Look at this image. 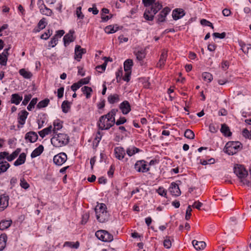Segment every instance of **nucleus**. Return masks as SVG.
<instances>
[{
    "label": "nucleus",
    "instance_id": "f257e3e1",
    "mask_svg": "<svg viewBox=\"0 0 251 251\" xmlns=\"http://www.w3.org/2000/svg\"><path fill=\"white\" fill-rule=\"evenodd\" d=\"M115 111L113 110L106 115L101 116L98 123L99 128L102 130L108 129L113 126L115 123Z\"/></svg>",
    "mask_w": 251,
    "mask_h": 251
},
{
    "label": "nucleus",
    "instance_id": "f03ea898",
    "mask_svg": "<svg viewBox=\"0 0 251 251\" xmlns=\"http://www.w3.org/2000/svg\"><path fill=\"white\" fill-rule=\"evenodd\" d=\"M234 172L240 179V182L243 184L248 186L251 183V180L248 179V173L244 167L241 165H237L234 167Z\"/></svg>",
    "mask_w": 251,
    "mask_h": 251
},
{
    "label": "nucleus",
    "instance_id": "7ed1b4c3",
    "mask_svg": "<svg viewBox=\"0 0 251 251\" xmlns=\"http://www.w3.org/2000/svg\"><path fill=\"white\" fill-rule=\"evenodd\" d=\"M96 217L100 223H104L108 221L109 214L106 206L103 203H98L95 209Z\"/></svg>",
    "mask_w": 251,
    "mask_h": 251
},
{
    "label": "nucleus",
    "instance_id": "20e7f679",
    "mask_svg": "<svg viewBox=\"0 0 251 251\" xmlns=\"http://www.w3.org/2000/svg\"><path fill=\"white\" fill-rule=\"evenodd\" d=\"M69 139V137L67 134L59 133L55 134L51 139V143L53 146L59 148L67 144Z\"/></svg>",
    "mask_w": 251,
    "mask_h": 251
},
{
    "label": "nucleus",
    "instance_id": "39448f33",
    "mask_svg": "<svg viewBox=\"0 0 251 251\" xmlns=\"http://www.w3.org/2000/svg\"><path fill=\"white\" fill-rule=\"evenodd\" d=\"M241 143L239 142H228L224 148V151L228 155H233L241 149Z\"/></svg>",
    "mask_w": 251,
    "mask_h": 251
},
{
    "label": "nucleus",
    "instance_id": "423d86ee",
    "mask_svg": "<svg viewBox=\"0 0 251 251\" xmlns=\"http://www.w3.org/2000/svg\"><path fill=\"white\" fill-rule=\"evenodd\" d=\"M133 54L138 61H142L146 56V49L139 47H136L134 49Z\"/></svg>",
    "mask_w": 251,
    "mask_h": 251
},
{
    "label": "nucleus",
    "instance_id": "0eeeda50",
    "mask_svg": "<svg viewBox=\"0 0 251 251\" xmlns=\"http://www.w3.org/2000/svg\"><path fill=\"white\" fill-rule=\"evenodd\" d=\"M67 159L66 153L61 152L55 155L53 157V162L57 165L60 166L64 163Z\"/></svg>",
    "mask_w": 251,
    "mask_h": 251
},
{
    "label": "nucleus",
    "instance_id": "6e6552de",
    "mask_svg": "<svg viewBox=\"0 0 251 251\" xmlns=\"http://www.w3.org/2000/svg\"><path fill=\"white\" fill-rule=\"evenodd\" d=\"M134 168L138 172H147L149 170L147 167L146 162L144 160L137 161L134 165Z\"/></svg>",
    "mask_w": 251,
    "mask_h": 251
},
{
    "label": "nucleus",
    "instance_id": "1a4fd4ad",
    "mask_svg": "<svg viewBox=\"0 0 251 251\" xmlns=\"http://www.w3.org/2000/svg\"><path fill=\"white\" fill-rule=\"evenodd\" d=\"M86 52V50L81 47L79 45H76L75 49V59L79 61L82 58V55Z\"/></svg>",
    "mask_w": 251,
    "mask_h": 251
},
{
    "label": "nucleus",
    "instance_id": "9d476101",
    "mask_svg": "<svg viewBox=\"0 0 251 251\" xmlns=\"http://www.w3.org/2000/svg\"><path fill=\"white\" fill-rule=\"evenodd\" d=\"M9 197L5 194L0 197V211L4 210L8 205Z\"/></svg>",
    "mask_w": 251,
    "mask_h": 251
},
{
    "label": "nucleus",
    "instance_id": "9b49d317",
    "mask_svg": "<svg viewBox=\"0 0 251 251\" xmlns=\"http://www.w3.org/2000/svg\"><path fill=\"white\" fill-rule=\"evenodd\" d=\"M115 156L119 160H122L126 154L124 149L121 147H116L114 149Z\"/></svg>",
    "mask_w": 251,
    "mask_h": 251
},
{
    "label": "nucleus",
    "instance_id": "f8f14e48",
    "mask_svg": "<svg viewBox=\"0 0 251 251\" xmlns=\"http://www.w3.org/2000/svg\"><path fill=\"white\" fill-rule=\"evenodd\" d=\"M169 191L171 194L174 196H178L180 195L181 192L177 184L175 183H172L169 188Z\"/></svg>",
    "mask_w": 251,
    "mask_h": 251
},
{
    "label": "nucleus",
    "instance_id": "ddd939ff",
    "mask_svg": "<svg viewBox=\"0 0 251 251\" xmlns=\"http://www.w3.org/2000/svg\"><path fill=\"white\" fill-rule=\"evenodd\" d=\"M170 11V9L168 7L164 8L158 15L157 22H163L165 21V18L167 15Z\"/></svg>",
    "mask_w": 251,
    "mask_h": 251
},
{
    "label": "nucleus",
    "instance_id": "4468645a",
    "mask_svg": "<svg viewBox=\"0 0 251 251\" xmlns=\"http://www.w3.org/2000/svg\"><path fill=\"white\" fill-rule=\"evenodd\" d=\"M120 108L124 114H127L131 110L129 103L126 100L120 104Z\"/></svg>",
    "mask_w": 251,
    "mask_h": 251
},
{
    "label": "nucleus",
    "instance_id": "2eb2a0df",
    "mask_svg": "<svg viewBox=\"0 0 251 251\" xmlns=\"http://www.w3.org/2000/svg\"><path fill=\"white\" fill-rule=\"evenodd\" d=\"M9 50V48L5 49L4 50L3 52L0 54V64L2 65L5 66L6 65L7 56L8 55V51Z\"/></svg>",
    "mask_w": 251,
    "mask_h": 251
},
{
    "label": "nucleus",
    "instance_id": "dca6fc26",
    "mask_svg": "<svg viewBox=\"0 0 251 251\" xmlns=\"http://www.w3.org/2000/svg\"><path fill=\"white\" fill-rule=\"evenodd\" d=\"M162 7V5L161 3H160L158 1H155L154 3H153L151 5V7L150 8H148L153 15H155L158 11H159L161 8Z\"/></svg>",
    "mask_w": 251,
    "mask_h": 251
},
{
    "label": "nucleus",
    "instance_id": "f3484780",
    "mask_svg": "<svg viewBox=\"0 0 251 251\" xmlns=\"http://www.w3.org/2000/svg\"><path fill=\"white\" fill-rule=\"evenodd\" d=\"M28 113L25 111H22L18 115V122L21 125H24L25 123L26 119L27 118Z\"/></svg>",
    "mask_w": 251,
    "mask_h": 251
},
{
    "label": "nucleus",
    "instance_id": "a211bd4d",
    "mask_svg": "<svg viewBox=\"0 0 251 251\" xmlns=\"http://www.w3.org/2000/svg\"><path fill=\"white\" fill-rule=\"evenodd\" d=\"M25 139L28 140L31 143L36 142L38 139L37 134L34 132H29L25 135Z\"/></svg>",
    "mask_w": 251,
    "mask_h": 251
},
{
    "label": "nucleus",
    "instance_id": "6ab92c4d",
    "mask_svg": "<svg viewBox=\"0 0 251 251\" xmlns=\"http://www.w3.org/2000/svg\"><path fill=\"white\" fill-rule=\"evenodd\" d=\"M73 33L74 32L70 31L68 33L64 36L63 40L65 46L70 44L71 42L74 41V38L73 37Z\"/></svg>",
    "mask_w": 251,
    "mask_h": 251
},
{
    "label": "nucleus",
    "instance_id": "aec40b11",
    "mask_svg": "<svg viewBox=\"0 0 251 251\" xmlns=\"http://www.w3.org/2000/svg\"><path fill=\"white\" fill-rule=\"evenodd\" d=\"M192 244L194 247L197 250H201L204 249L206 247V244L203 241H197L195 240H194L192 241Z\"/></svg>",
    "mask_w": 251,
    "mask_h": 251
},
{
    "label": "nucleus",
    "instance_id": "412c9836",
    "mask_svg": "<svg viewBox=\"0 0 251 251\" xmlns=\"http://www.w3.org/2000/svg\"><path fill=\"white\" fill-rule=\"evenodd\" d=\"M167 57V51L164 50L162 53L160 59L157 63V67L162 68L164 66Z\"/></svg>",
    "mask_w": 251,
    "mask_h": 251
},
{
    "label": "nucleus",
    "instance_id": "4be33fe9",
    "mask_svg": "<svg viewBox=\"0 0 251 251\" xmlns=\"http://www.w3.org/2000/svg\"><path fill=\"white\" fill-rule=\"evenodd\" d=\"M184 15V11L182 9H176L173 12V17L174 20H178Z\"/></svg>",
    "mask_w": 251,
    "mask_h": 251
},
{
    "label": "nucleus",
    "instance_id": "5701e85b",
    "mask_svg": "<svg viewBox=\"0 0 251 251\" xmlns=\"http://www.w3.org/2000/svg\"><path fill=\"white\" fill-rule=\"evenodd\" d=\"M26 155L25 153H22L18 158L14 162V165L15 166L21 165L25 162Z\"/></svg>",
    "mask_w": 251,
    "mask_h": 251
},
{
    "label": "nucleus",
    "instance_id": "b1692460",
    "mask_svg": "<svg viewBox=\"0 0 251 251\" xmlns=\"http://www.w3.org/2000/svg\"><path fill=\"white\" fill-rule=\"evenodd\" d=\"M119 29V27L117 25H109L105 27V32L107 34H112L116 32Z\"/></svg>",
    "mask_w": 251,
    "mask_h": 251
},
{
    "label": "nucleus",
    "instance_id": "393cba45",
    "mask_svg": "<svg viewBox=\"0 0 251 251\" xmlns=\"http://www.w3.org/2000/svg\"><path fill=\"white\" fill-rule=\"evenodd\" d=\"M40 12L41 14L47 16H50L52 14V10L48 8L45 5L39 7Z\"/></svg>",
    "mask_w": 251,
    "mask_h": 251
},
{
    "label": "nucleus",
    "instance_id": "a878e982",
    "mask_svg": "<svg viewBox=\"0 0 251 251\" xmlns=\"http://www.w3.org/2000/svg\"><path fill=\"white\" fill-rule=\"evenodd\" d=\"M44 150V147L42 145H40L38 147L36 148L31 153V157L35 158L40 155Z\"/></svg>",
    "mask_w": 251,
    "mask_h": 251
},
{
    "label": "nucleus",
    "instance_id": "bb28decb",
    "mask_svg": "<svg viewBox=\"0 0 251 251\" xmlns=\"http://www.w3.org/2000/svg\"><path fill=\"white\" fill-rule=\"evenodd\" d=\"M53 125L54 128H52V130L54 133H56L57 131L62 127V122L59 120H55Z\"/></svg>",
    "mask_w": 251,
    "mask_h": 251
},
{
    "label": "nucleus",
    "instance_id": "cd10ccee",
    "mask_svg": "<svg viewBox=\"0 0 251 251\" xmlns=\"http://www.w3.org/2000/svg\"><path fill=\"white\" fill-rule=\"evenodd\" d=\"M7 236L6 234H2L0 236V251H2L6 246Z\"/></svg>",
    "mask_w": 251,
    "mask_h": 251
},
{
    "label": "nucleus",
    "instance_id": "c85d7f7f",
    "mask_svg": "<svg viewBox=\"0 0 251 251\" xmlns=\"http://www.w3.org/2000/svg\"><path fill=\"white\" fill-rule=\"evenodd\" d=\"M12 221L11 220H5L2 221L0 222V229L1 230H4L7 228H8L11 225Z\"/></svg>",
    "mask_w": 251,
    "mask_h": 251
},
{
    "label": "nucleus",
    "instance_id": "c756f323",
    "mask_svg": "<svg viewBox=\"0 0 251 251\" xmlns=\"http://www.w3.org/2000/svg\"><path fill=\"white\" fill-rule=\"evenodd\" d=\"M10 166V164L5 161L0 162V174L5 172Z\"/></svg>",
    "mask_w": 251,
    "mask_h": 251
},
{
    "label": "nucleus",
    "instance_id": "7c9ffc66",
    "mask_svg": "<svg viewBox=\"0 0 251 251\" xmlns=\"http://www.w3.org/2000/svg\"><path fill=\"white\" fill-rule=\"evenodd\" d=\"M221 131L226 136H230L231 135L229 127L226 124L222 125Z\"/></svg>",
    "mask_w": 251,
    "mask_h": 251
},
{
    "label": "nucleus",
    "instance_id": "2f4dec72",
    "mask_svg": "<svg viewBox=\"0 0 251 251\" xmlns=\"http://www.w3.org/2000/svg\"><path fill=\"white\" fill-rule=\"evenodd\" d=\"M11 103L18 105L22 100V97H20L18 94H14L11 96Z\"/></svg>",
    "mask_w": 251,
    "mask_h": 251
},
{
    "label": "nucleus",
    "instance_id": "473e14b6",
    "mask_svg": "<svg viewBox=\"0 0 251 251\" xmlns=\"http://www.w3.org/2000/svg\"><path fill=\"white\" fill-rule=\"evenodd\" d=\"M19 74L25 78L26 79L30 78L32 76V73L28 71H26L25 69H20L19 71Z\"/></svg>",
    "mask_w": 251,
    "mask_h": 251
},
{
    "label": "nucleus",
    "instance_id": "72a5a7b5",
    "mask_svg": "<svg viewBox=\"0 0 251 251\" xmlns=\"http://www.w3.org/2000/svg\"><path fill=\"white\" fill-rule=\"evenodd\" d=\"M124 70L125 72H130L133 65V61L131 59H127L124 62Z\"/></svg>",
    "mask_w": 251,
    "mask_h": 251
},
{
    "label": "nucleus",
    "instance_id": "f704fd0d",
    "mask_svg": "<svg viewBox=\"0 0 251 251\" xmlns=\"http://www.w3.org/2000/svg\"><path fill=\"white\" fill-rule=\"evenodd\" d=\"M154 15L151 11L147 9L144 14V17L148 21H152L154 18Z\"/></svg>",
    "mask_w": 251,
    "mask_h": 251
},
{
    "label": "nucleus",
    "instance_id": "c9c22d12",
    "mask_svg": "<svg viewBox=\"0 0 251 251\" xmlns=\"http://www.w3.org/2000/svg\"><path fill=\"white\" fill-rule=\"evenodd\" d=\"M52 130V126H50L47 128H45L44 129L39 132L40 136L44 138L46 135L50 134Z\"/></svg>",
    "mask_w": 251,
    "mask_h": 251
},
{
    "label": "nucleus",
    "instance_id": "e433bc0d",
    "mask_svg": "<svg viewBox=\"0 0 251 251\" xmlns=\"http://www.w3.org/2000/svg\"><path fill=\"white\" fill-rule=\"evenodd\" d=\"M61 108L64 113H67L70 108V103L68 101H64L62 103Z\"/></svg>",
    "mask_w": 251,
    "mask_h": 251
},
{
    "label": "nucleus",
    "instance_id": "4c0bfd02",
    "mask_svg": "<svg viewBox=\"0 0 251 251\" xmlns=\"http://www.w3.org/2000/svg\"><path fill=\"white\" fill-rule=\"evenodd\" d=\"M119 100V96L117 94L110 95L108 97V101L110 103H114Z\"/></svg>",
    "mask_w": 251,
    "mask_h": 251
},
{
    "label": "nucleus",
    "instance_id": "58836bf2",
    "mask_svg": "<svg viewBox=\"0 0 251 251\" xmlns=\"http://www.w3.org/2000/svg\"><path fill=\"white\" fill-rule=\"evenodd\" d=\"M81 91L83 92V94L86 95L87 98L90 97L91 93L92 92V89L91 87L84 86L81 88Z\"/></svg>",
    "mask_w": 251,
    "mask_h": 251
},
{
    "label": "nucleus",
    "instance_id": "ea45409f",
    "mask_svg": "<svg viewBox=\"0 0 251 251\" xmlns=\"http://www.w3.org/2000/svg\"><path fill=\"white\" fill-rule=\"evenodd\" d=\"M21 150L19 148L17 149L14 152H13L8 158V161H12L16 157H17L19 153L20 152Z\"/></svg>",
    "mask_w": 251,
    "mask_h": 251
},
{
    "label": "nucleus",
    "instance_id": "a19ab883",
    "mask_svg": "<svg viewBox=\"0 0 251 251\" xmlns=\"http://www.w3.org/2000/svg\"><path fill=\"white\" fill-rule=\"evenodd\" d=\"M163 246L166 249H170L172 246V240L171 237L166 236L163 242Z\"/></svg>",
    "mask_w": 251,
    "mask_h": 251
},
{
    "label": "nucleus",
    "instance_id": "79ce46f5",
    "mask_svg": "<svg viewBox=\"0 0 251 251\" xmlns=\"http://www.w3.org/2000/svg\"><path fill=\"white\" fill-rule=\"evenodd\" d=\"M139 149L135 147H132L127 149L126 153L128 154V155H129V156H131L132 155H134L135 153L139 152Z\"/></svg>",
    "mask_w": 251,
    "mask_h": 251
},
{
    "label": "nucleus",
    "instance_id": "37998d69",
    "mask_svg": "<svg viewBox=\"0 0 251 251\" xmlns=\"http://www.w3.org/2000/svg\"><path fill=\"white\" fill-rule=\"evenodd\" d=\"M106 232V230H98L96 232V236L100 240L103 241L104 238L105 237V233Z\"/></svg>",
    "mask_w": 251,
    "mask_h": 251
},
{
    "label": "nucleus",
    "instance_id": "c03bdc74",
    "mask_svg": "<svg viewBox=\"0 0 251 251\" xmlns=\"http://www.w3.org/2000/svg\"><path fill=\"white\" fill-rule=\"evenodd\" d=\"M202 77L204 80L207 81L208 82H210L213 79L212 75L210 73L207 72H204L202 74Z\"/></svg>",
    "mask_w": 251,
    "mask_h": 251
},
{
    "label": "nucleus",
    "instance_id": "a18cd8bd",
    "mask_svg": "<svg viewBox=\"0 0 251 251\" xmlns=\"http://www.w3.org/2000/svg\"><path fill=\"white\" fill-rule=\"evenodd\" d=\"M184 136L188 139H193L194 138L195 134L192 130L187 129L184 132Z\"/></svg>",
    "mask_w": 251,
    "mask_h": 251
},
{
    "label": "nucleus",
    "instance_id": "49530a36",
    "mask_svg": "<svg viewBox=\"0 0 251 251\" xmlns=\"http://www.w3.org/2000/svg\"><path fill=\"white\" fill-rule=\"evenodd\" d=\"M49 102H50V100L48 99H46L44 100H41L38 103L37 107L39 108L45 107L46 106H47L48 105Z\"/></svg>",
    "mask_w": 251,
    "mask_h": 251
},
{
    "label": "nucleus",
    "instance_id": "de8ad7c7",
    "mask_svg": "<svg viewBox=\"0 0 251 251\" xmlns=\"http://www.w3.org/2000/svg\"><path fill=\"white\" fill-rule=\"evenodd\" d=\"M64 246H68L73 248L77 249L79 246V243L78 241L75 243L71 242H66L64 244Z\"/></svg>",
    "mask_w": 251,
    "mask_h": 251
},
{
    "label": "nucleus",
    "instance_id": "09e8293b",
    "mask_svg": "<svg viewBox=\"0 0 251 251\" xmlns=\"http://www.w3.org/2000/svg\"><path fill=\"white\" fill-rule=\"evenodd\" d=\"M20 185L21 187L25 189H27L29 187V184L24 178H21Z\"/></svg>",
    "mask_w": 251,
    "mask_h": 251
},
{
    "label": "nucleus",
    "instance_id": "8fccbe9b",
    "mask_svg": "<svg viewBox=\"0 0 251 251\" xmlns=\"http://www.w3.org/2000/svg\"><path fill=\"white\" fill-rule=\"evenodd\" d=\"M46 25V23L45 18L42 19L38 24V27L39 28V30L38 31H39L40 30L44 29L45 28Z\"/></svg>",
    "mask_w": 251,
    "mask_h": 251
},
{
    "label": "nucleus",
    "instance_id": "3c124183",
    "mask_svg": "<svg viewBox=\"0 0 251 251\" xmlns=\"http://www.w3.org/2000/svg\"><path fill=\"white\" fill-rule=\"evenodd\" d=\"M104 235L105 237L104 238L103 242H111L113 240V235L108 233L107 231Z\"/></svg>",
    "mask_w": 251,
    "mask_h": 251
},
{
    "label": "nucleus",
    "instance_id": "603ef678",
    "mask_svg": "<svg viewBox=\"0 0 251 251\" xmlns=\"http://www.w3.org/2000/svg\"><path fill=\"white\" fill-rule=\"evenodd\" d=\"M52 34V31L48 30L47 32H45L41 36V38L44 40H47Z\"/></svg>",
    "mask_w": 251,
    "mask_h": 251
},
{
    "label": "nucleus",
    "instance_id": "864d4df0",
    "mask_svg": "<svg viewBox=\"0 0 251 251\" xmlns=\"http://www.w3.org/2000/svg\"><path fill=\"white\" fill-rule=\"evenodd\" d=\"M37 101V99H33L30 102L29 105L27 106V109L28 110H31V109L34 108V105L36 104Z\"/></svg>",
    "mask_w": 251,
    "mask_h": 251
},
{
    "label": "nucleus",
    "instance_id": "5fc2aeb1",
    "mask_svg": "<svg viewBox=\"0 0 251 251\" xmlns=\"http://www.w3.org/2000/svg\"><path fill=\"white\" fill-rule=\"evenodd\" d=\"M58 38L56 37V36H54L51 40V41L49 43V46L53 48L55 47L57 43Z\"/></svg>",
    "mask_w": 251,
    "mask_h": 251
},
{
    "label": "nucleus",
    "instance_id": "6e6d98bb",
    "mask_svg": "<svg viewBox=\"0 0 251 251\" xmlns=\"http://www.w3.org/2000/svg\"><path fill=\"white\" fill-rule=\"evenodd\" d=\"M81 86H82V85L81 84V83L80 82H79V81L76 82V83H74L72 86H71V89L75 92V91H76L78 89H79Z\"/></svg>",
    "mask_w": 251,
    "mask_h": 251
},
{
    "label": "nucleus",
    "instance_id": "4d7b16f0",
    "mask_svg": "<svg viewBox=\"0 0 251 251\" xmlns=\"http://www.w3.org/2000/svg\"><path fill=\"white\" fill-rule=\"evenodd\" d=\"M156 192L159 195L161 196L166 197L167 195V191L163 187H160L158 189L156 190Z\"/></svg>",
    "mask_w": 251,
    "mask_h": 251
},
{
    "label": "nucleus",
    "instance_id": "13d9d810",
    "mask_svg": "<svg viewBox=\"0 0 251 251\" xmlns=\"http://www.w3.org/2000/svg\"><path fill=\"white\" fill-rule=\"evenodd\" d=\"M106 65H107V60H106L105 61L104 63L102 65H101L100 66H98L96 67L98 71L101 73L102 72L104 71L105 70Z\"/></svg>",
    "mask_w": 251,
    "mask_h": 251
},
{
    "label": "nucleus",
    "instance_id": "bf43d9fd",
    "mask_svg": "<svg viewBox=\"0 0 251 251\" xmlns=\"http://www.w3.org/2000/svg\"><path fill=\"white\" fill-rule=\"evenodd\" d=\"M192 208L191 206L189 205L186 209L185 219L186 220H188L190 218L191 215Z\"/></svg>",
    "mask_w": 251,
    "mask_h": 251
},
{
    "label": "nucleus",
    "instance_id": "052dcab7",
    "mask_svg": "<svg viewBox=\"0 0 251 251\" xmlns=\"http://www.w3.org/2000/svg\"><path fill=\"white\" fill-rule=\"evenodd\" d=\"M218 126H215L213 124H210L209 126V131L212 133H216L218 130Z\"/></svg>",
    "mask_w": 251,
    "mask_h": 251
},
{
    "label": "nucleus",
    "instance_id": "680f3d73",
    "mask_svg": "<svg viewBox=\"0 0 251 251\" xmlns=\"http://www.w3.org/2000/svg\"><path fill=\"white\" fill-rule=\"evenodd\" d=\"M214 162H215V160L214 158H211L207 160H203L201 161V164L203 165H206L208 164H212L214 163Z\"/></svg>",
    "mask_w": 251,
    "mask_h": 251
},
{
    "label": "nucleus",
    "instance_id": "e2e57ef3",
    "mask_svg": "<svg viewBox=\"0 0 251 251\" xmlns=\"http://www.w3.org/2000/svg\"><path fill=\"white\" fill-rule=\"evenodd\" d=\"M202 205L203 204L201 202L199 201H197L194 202L191 206L198 210H200L201 207L202 206Z\"/></svg>",
    "mask_w": 251,
    "mask_h": 251
},
{
    "label": "nucleus",
    "instance_id": "0e129e2a",
    "mask_svg": "<svg viewBox=\"0 0 251 251\" xmlns=\"http://www.w3.org/2000/svg\"><path fill=\"white\" fill-rule=\"evenodd\" d=\"M213 36L215 38H218L220 39H223L226 36V33L225 32H222V33H219L217 32H215L213 33Z\"/></svg>",
    "mask_w": 251,
    "mask_h": 251
},
{
    "label": "nucleus",
    "instance_id": "69168bd1",
    "mask_svg": "<svg viewBox=\"0 0 251 251\" xmlns=\"http://www.w3.org/2000/svg\"><path fill=\"white\" fill-rule=\"evenodd\" d=\"M243 135L249 139H251V132H250L247 129H244L243 130Z\"/></svg>",
    "mask_w": 251,
    "mask_h": 251
},
{
    "label": "nucleus",
    "instance_id": "338daca9",
    "mask_svg": "<svg viewBox=\"0 0 251 251\" xmlns=\"http://www.w3.org/2000/svg\"><path fill=\"white\" fill-rule=\"evenodd\" d=\"M201 23L202 25L210 26L212 28H214L212 24L205 19L201 20Z\"/></svg>",
    "mask_w": 251,
    "mask_h": 251
},
{
    "label": "nucleus",
    "instance_id": "774afa93",
    "mask_svg": "<svg viewBox=\"0 0 251 251\" xmlns=\"http://www.w3.org/2000/svg\"><path fill=\"white\" fill-rule=\"evenodd\" d=\"M156 1V0H143V2L145 6H151Z\"/></svg>",
    "mask_w": 251,
    "mask_h": 251
}]
</instances>
